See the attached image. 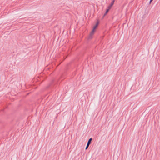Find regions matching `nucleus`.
<instances>
[{
  "instance_id": "6",
  "label": "nucleus",
  "mask_w": 160,
  "mask_h": 160,
  "mask_svg": "<svg viewBox=\"0 0 160 160\" xmlns=\"http://www.w3.org/2000/svg\"><path fill=\"white\" fill-rule=\"evenodd\" d=\"M98 26V25H97V24H96L93 27V29L95 30Z\"/></svg>"
},
{
  "instance_id": "3",
  "label": "nucleus",
  "mask_w": 160,
  "mask_h": 160,
  "mask_svg": "<svg viewBox=\"0 0 160 160\" xmlns=\"http://www.w3.org/2000/svg\"><path fill=\"white\" fill-rule=\"evenodd\" d=\"M115 2V0H113L111 2L109 6H108V9H110L112 7V6L114 4V2Z\"/></svg>"
},
{
  "instance_id": "4",
  "label": "nucleus",
  "mask_w": 160,
  "mask_h": 160,
  "mask_svg": "<svg viewBox=\"0 0 160 160\" xmlns=\"http://www.w3.org/2000/svg\"><path fill=\"white\" fill-rule=\"evenodd\" d=\"M95 30H94L93 29H92V30L91 32V33H90V36H89V38H91L92 36L93 35V34L95 32Z\"/></svg>"
},
{
  "instance_id": "7",
  "label": "nucleus",
  "mask_w": 160,
  "mask_h": 160,
  "mask_svg": "<svg viewBox=\"0 0 160 160\" xmlns=\"http://www.w3.org/2000/svg\"><path fill=\"white\" fill-rule=\"evenodd\" d=\"M99 21H97V22L96 24H97V25H98L99 24Z\"/></svg>"
},
{
  "instance_id": "5",
  "label": "nucleus",
  "mask_w": 160,
  "mask_h": 160,
  "mask_svg": "<svg viewBox=\"0 0 160 160\" xmlns=\"http://www.w3.org/2000/svg\"><path fill=\"white\" fill-rule=\"evenodd\" d=\"M110 9H108V8H107L106 9V11L104 14L103 17H104L105 15H106V14H107V13L109 11Z\"/></svg>"
},
{
  "instance_id": "2",
  "label": "nucleus",
  "mask_w": 160,
  "mask_h": 160,
  "mask_svg": "<svg viewBox=\"0 0 160 160\" xmlns=\"http://www.w3.org/2000/svg\"><path fill=\"white\" fill-rule=\"evenodd\" d=\"M53 82H52L47 87V89H52L53 88Z\"/></svg>"
},
{
  "instance_id": "1",
  "label": "nucleus",
  "mask_w": 160,
  "mask_h": 160,
  "mask_svg": "<svg viewBox=\"0 0 160 160\" xmlns=\"http://www.w3.org/2000/svg\"><path fill=\"white\" fill-rule=\"evenodd\" d=\"M92 140V138H90L88 140L85 149L86 150L89 147V145L91 144V141Z\"/></svg>"
},
{
  "instance_id": "8",
  "label": "nucleus",
  "mask_w": 160,
  "mask_h": 160,
  "mask_svg": "<svg viewBox=\"0 0 160 160\" xmlns=\"http://www.w3.org/2000/svg\"><path fill=\"white\" fill-rule=\"evenodd\" d=\"M153 0H150V3L151 2H152Z\"/></svg>"
}]
</instances>
